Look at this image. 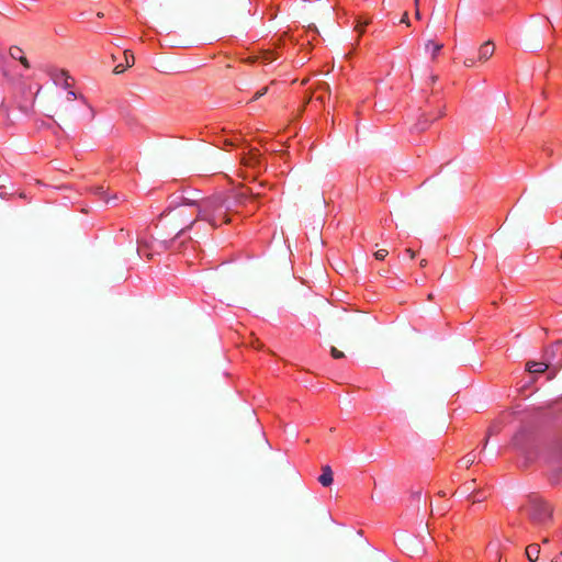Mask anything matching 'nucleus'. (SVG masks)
<instances>
[{"mask_svg": "<svg viewBox=\"0 0 562 562\" xmlns=\"http://www.w3.org/2000/svg\"><path fill=\"white\" fill-rule=\"evenodd\" d=\"M483 499H485V496L481 492H476L472 498V502L477 503V502H482Z\"/></svg>", "mask_w": 562, "mask_h": 562, "instance_id": "20", "label": "nucleus"}, {"mask_svg": "<svg viewBox=\"0 0 562 562\" xmlns=\"http://www.w3.org/2000/svg\"><path fill=\"white\" fill-rule=\"evenodd\" d=\"M552 562H562V558H557Z\"/></svg>", "mask_w": 562, "mask_h": 562, "instance_id": "34", "label": "nucleus"}, {"mask_svg": "<svg viewBox=\"0 0 562 562\" xmlns=\"http://www.w3.org/2000/svg\"><path fill=\"white\" fill-rule=\"evenodd\" d=\"M435 120H436V117H434V119H429L427 115L423 114V115L419 117L418 122L415 124V130H416L417 132L426 131V130L429 127L430 123H431L432 121H435Z\"/></svg>", "mask_w": 562, "mask_h": 562, "instance_id": "10", "label": "nucleus"}, {"mask_svg": "<svg viewBox=\"0 0 562 562\" xmlns=\"http://www.w3.org/2000/svg\"><path fill=\"white\" fill-rule=\"evenodd\" d=\"M369 22L368 21H364V22H361V21H358V24L356 26V30L362 34L364 32V26L368 24Z\"/></svg>", "mask_w": 562, "mask_h": 562, "instance_id": "19", "label": "nucleus"}, {"mask_svg": "<svg viewBox=\"0 0 562 562\" xmlns=\"http://www.w3.org/2000/svg\"><path fill=\"white\" fill-rule=\"evenodd\" d=\"M558 2H561V3H562V0H558Z\"/></svg>", "mask_w": 562, "mask_h": 562, "instance_id": "39", "label": "nucleus"}, {"mask_svg": "<svg viewBox=\"0 0 562 562\" xmlns=\"http://www.w3.org/2000/svg\"><path fill=\"white\" fill-rule=\"evenodd\" d=\"M420 497H422V492H416L415 493V498L420 499Z\"/></svg>", "mask_w": 562, "mask_h": 562, "instance_id": "32", "label": "nucleus"}, {"mask_svg": "<svg viewBox=\"0 0 562 562\" xmlns=\"http://www.w3.org/2000/svg\"><path fill=\"white\" fill-rule=\"evenodd\" d=\"M194 222H195V220L191 221V222L189 223V226H188V227H191V226L193 225V223H194Z\"/></svg>", "mask_w": 562, "mask_h": 562, "instance_id": "36", "label": "nucleus"}, {"mask_svg": "<svg viewBox=\"0 0 562 562\" xmlns=\"http://www.w3.org/2000/svg\"><path fill=\"white\" fill-rule=\"evenodd\" d=\"M61 74H63V76H66V80H65V85L64 86H65V88H68L70 86L69 82H68V76H67V74L65 71H63Z\"/></svg>", "mask_w": 562, "mask_h": 562, "instance_id": "28", "label": "nucleus"}, {"mask_svg": "<svg viewBox=\"0 0 562 562\" xmlns=\"http://www.w3.org/2000/svg\"><path fill=\"white\" fill-rule=\"evenodd\" d=\"M522 509L536 525H547L552 517L551 506L537 495H530Z\"/></svg>", "mask_w": 562, "mask_h": 562, "instance_id": "2", "label": "nucleus"}, {"mask_svg": "<svg viewBox=\"0 0 562 562\" xmlns=\"http://www.w3.org/2000/svg\"><path fill=\"white\" fill-rule=\"evenodd\" d=\"M229 210L231 206L226 204L223 196L216 195L209 198L199 203L196 220L206 221L213 227H217L220 225L218 220H221L222 223H229L227 216Z\"/></svg>", "mask_w": 562, "mask_h": 562, "instance_id": "1", "label": "nucleus"}, {"mask_svg": "<svg viewBox=\"0 0 562 562\" xmlns=\"http://www.w3.org/2000/svg\"><path fill=\"white\" fill-rule=\"evenodd\" d=\"M415 18L418 19V20L422 18L420 12H419L418 9L415 11Z\"/></svg>", "mask_w": 562, "mask_h": 562, "instance_id": "30", "label": "nucleus"}, {"mask_svg": "<svg viewBox=\"0 0 562 562\" xmlns=\"http://www.w3.org/2000/svg\"><path fill=\"white\" fill-rule=\"evenodd\" d=\"M124 70H125V67L123 65H117L114 68V74L120 75V74L124 72Z\"/></svg>", "mask_w": 562, "mask_h": 562, "instance_id": "22", "label": "nucleus"}, {"mask_svg": "<svg viewBox=\"0 0 562 562\" xmlns=\"http://www.w3.org/2000/svg\"><path fill=\"white\" fill-rule=\"evenodd\" d=\"M430 47H431V57H432V59H435V58L437 57L438 53H439V52L441 50V48L443 47V45H442V44H440V43H435V42H432V41H428V42L426 43V48L428 49V48H430Z\"/></svg>", "mask_w": 562, "mask_h": 562, "instance_id": "13", "label": "nucleus"}, {"mask_svg": "<svg viewBox=\"0 0 562 562\" xmlns=\"http://www.w3.org/2000/svg\"><path fill=\"white\" fill-rule=\"evenodd\" d=\"M9 54H10L11 58L19 60L24 68L29 69L31 67V65H30L27 58L25 57L24 52L21 47L11 46L9 49Z\"/></svg>", "mask_w": 562, "mask_h": 562, "instance_id": "5", "label": "nucleus"}, {"mask_svg": "<svg viewBox=\"0 0 562 562\" xmlns=\"http://www.w3.org/2000/svg\"><path fill=\"white\" fill-rule=\"evenodd\" d=\"M551 483L555 485L562 484V467H558L552 470L550 476Z\"/></svg>", "mask_w": 562, "mask_h": 562, "instance_id": "12", "label": "nucleus"}, {"mask_svg": "<svg viewBox=\"0 0 562 562\" xmlns=\"http://www.w3.org/2000/svg\"><path fill=\"white\" fill-rule=\"evenodd\" d=\"M330 355L334 359H342L345 357V353L338 350L336 347L330 348Z\"/></svg>", "mask_w": 562, "mask_h": 562, "instance_id": "15", "label": "nucleus"}, {"mask_svg": "<svg viewBox=\"0 0 562 562\" xmlns=\"http://www.w3.org/2000/svg\"><path fill=\"white\" fill-rule=\"evenodd\" d=\"M97 193L103 194L104 193L103 188L102 187L97 188Z\"/></svg>", "mask_w": 562, "mask_h": 562, "instance_id": "31", "label": "nucleus"}, {"mask_svg": "<svg viewBox=\"0 0 562 562\" xmlns=\"http://www.w3.org/2000/svg\"><path fill=\"white\" fill-rule=\"evenodd\" d=\"M414 1H415V4L418 5L419 0H414Z\"/></svg>", "mask_w": 562, "mask_h": 562, "instance_id": "38", "label": "nucleus"}, {"mask_svg": "<svg viewBox=\"0 0 562 562\" xmlns=\"http://www.w3.org/2000/svg\"><path fill=\"white\" fill-rule=\"evenodd\" d=\"M551 364L549 362L528 361L526 363V370L529 371L530 373H542L546 370H548Z\"/></svg>", "mask_w": 562, "mask_h": 562, "instance_id": "6", "label": "nucleus"}, {"mask_svg": "<svg viewBox=\"0 0 562 562\" xmlns=\"http://www.w3.org/2000/svg\"><path fill=\"white\" fill-rule=\"evenodd\" d=\"M389 255L387 249H379L374 252V257L376 260H383Z\"/></svg>", "mask_w": 562, "mask_h": 562, "instance_id": "16", "label": "nucleus"}, {"mask_svg": "<svg viewBox=\"0 0 562 562\" xmlns=\"http://www.w3.org/2000/svg\"><path fill=\"white\" fill-rule=\"evenodd\" d=\"M494 52H495L494 43L492 41H486L479 48V57H477L479 61L485 63L493 56Z\"/></svg>", "mask_w": 562, "mask_h": 562, "instance_id": "4", "label": "nucleus"}, {"mask_svg": "<svg viewBox=\"0 0 562 562\" xmlns=\"http://www.w3.org/2000/svg\"><path fill=\"white\" fill-rule=\"evenodd\" d=\"M267 91H268L267 87L260 89L259 91H257L255 93V95L252 97V100H257V99L261 98L262 95H265L267 93Z\"/></svg>", "mask_w": 562, "mask_h": 562, "instance_id": "18", "label": "nucleus"}, {"mask_svg": "<svg viewBox=\"0 0 562 562\" xmlns=\"http://www.w3.org/2000/svg\"><path fill=\"white\" fill-rule=\"evenodd\" d=\"M265 60H267V61H271V60H272V58H270V57H268V56H267V57H265Z\"/></svg>", "mask_w": 562, "mask_h": 562, "instance_id": "35", "label": "nucleus"}, {"mask_svg": "<svg viewBox=\"0 0 562 562\" xmlns=\"http://www.w3.org/2000/svg\"><path fill=\"white\" fill-rule=\"evenodd\" d=\"M261 193L259 191H256L254 188H249L247 189L246 191H243V192H239L236 194V201L238 204H244L246 199L248 196H251V198H258L260 196Z\"/></svg>", "mask_w": 562, "mask_h": 562, "instance_id": "8", "label": "nucleus"}, {"mask_svg": "<svg viewBox=\"0 0 562 562\" xmlns=\"http://www.w3.org/2000/svg\"><path fill=\"white\" fill-rule=\"evenodd\" d=\"M322 471H323V473L319 475L318 482L323 486L331 485L333 481H334V475H333V471H331L330 467L329 465H324L322 468Z\"/></svg>", "mask_w": 562, "mask_h": 562, "instance_id": "7", "label": "nucleus"}, {"mask_svg": "<svg viewBox=\"0 0 562 562\" xmlns=\"http://www.w3.org/2000/svg\"><path fill=\"white\" fill-rule=\"evenodd\" d=\"M124 58H125V61H126V66L127 67H131L134 65L135 63V57H134V54L132 50L130 49H125L124 50Z\"/></svg>", "mask_w": 562, "mask_h": 562, "instance_id": "14", "label": "nucleus"}, {"mask_svg": "<svg viewBox=\"0 0 562 562\" xmlns=\"http://www.w3.org/2000/svg\"><path fill=\"white\" fill-rule=\"evenodd\" d=\"M183 213H184V209H179L177 212V215H183Z\"/></svg>", "mask_w": 562, "mask_h": 562, "instance_id": "33", "label": "nucleus"}, {"mask_svg": "<svg viewBox=\"0 0 562 562\" xmlns=\"http://www.w3.org/2000/svg\"><path fill=\"white\" fill-rule=\"evenodd\" d=\"M475 483V480H472L465 484L467 491H470L472 488V485Z\"/></svg>", "mask_w": 562, "mask_h": 562, "instance_id": "27", "label": "nucleus"}, {"mask_svg": "<svg viewBox=\"0 0 562 562\" xmlns=\"http://www.w3.org/2000/svg\"><path fill=\"white\" fill-rule=\"evenodd\" d=\"M241 162L245 166L252 167L259 162V154L257 150H250V153L243 157Z\"/></svg>", "mask_w": 562, "mask_h": 562, "instance_id": "11", "label": "nucleus"}, {"mask_svg": "<svg viewBox=\"0 0 562 562\" xmlns=\"http://www.w3.org/2000/svg\"><path fill=\"white\" fill-rule=\"evenodd\" d=\"M474 460H475V456H474V454H472V453H470V454L465 456V457L462 459V462L464 463V465H465L467 468H469L471 464H473Z\"/></svg>", "mask_w": 562, "mask_h": 562, "instance_id": "17", "label": "nucleus"}, {"mask_svg": "<svg viewBox=\"0 0 562 562\" xmlns=\"http://www.w3.org/2000/svg\"><path fill=\"white\" fill-rule=\"evenodd\" d=\"M406 252L408 254V256H409V258H411V259H414V258H415V256H416L415 251H414V250H412L411 248L406 249Z\"/></svg>", "mask_w": 562, "mask_h": 562, "instance_id": "26", "label": "nucleus"}, {"mask_svg": "<svg viewBox=\"0 0 562 562\" xmlns=\"http://www.w3.org/2000/svg\"><path fill=\"white\" fill-rule=\"evenodd\" d=\"M540 553V546L531 543L526 548V555L529 561L535 562L538 560Z\"/></svg>", "mask_w": 562, "mask_h": 562, "instance_id": "9", "label": "nucleus"}, {"mask_svg": "<svg viewBox=\"0 0 562 562\" xmlns=\"http://www.w3.org/2000/svg\"><path fill=\"white\" fill-rule=\"evenodd\" d=\"M560 558H562V552H561V557Z\"/></svg>", "mask_w": 562, "mask_h": 562, "instance_id": "40", "label": "nucleus"}, {"mask_svg": "<svg viewBox=\"0 0 562 562\" xmlns=\"http://www.w3.org/2000/svg\"><path fill=\"white\" fill-rule=\"evenodd\" d=\"M318 89L326 90L328 93L330 92V88L327 82L319 83Z\"/></svg>", "mask_w": 562, "mask_h": 562, "instance_id": "23", "label": "nucleus"}, {"mask_svg": "<svg viewBox=\"0 0 562 562\" xmlns=\"http://www.w3.org/2000/svg\"><path fill=\"white\" fill-rule=\"evenodd\" d=\"M401 23H405L406 25H409V19L407 12H405L401 19Z\"/></svg>", "mask_w": 562, "mask_h": 562, "instance_id": "24", "label": "nucleus"}, {"mask_svg": "<svg viewBox=\"0 0 562 562\" xmlns=\"http://www.w3.org/2000/svg\"><path fill=\"white\" fill-rule=\"evenodd\" d=\"M419 266H420L422 268H425V267L427 266V260H426V259H422V260L419 261Z\"/></svg>", "mask_w": 562, "mask_h": 562, "instance_id": "29", "label": "nucleus"}, {"mask_svg": "<svg viewBox=\"0 0 562 562\" xmlns=\"http://www.w3.org/2000/svg\"><path fill=\"white\" fill-rule=\"evenodd\" d=\"M76 98H77V95L74 91H68V93H67L68 101H74Z\"/></svg>", "mask_w": 562, "mask_h": 562, "instance_id": "25", "label": "nucleus"}, {"mask_svg": "<svg viewBox=\"0 0 562 562\" xmlns=\"http://www.w3.org/2000/svg\"><path fill=\"white\" fill-rule=\"evenodd\" d=\"M463 65H464L465 67H469V68L474 67V65H475V60H474L473 58H467V59L463 61Z\"/></svg>", "mask_w": 562, "mask_h": 562, "instance_id": "21", "label": "nucleus"}, {"mask_svg": "<svg viewBox=\"0 0 562 562\" xmlns=\"http://www.w3.org/2000/svg\"><path fill=\"white\" fill-rule=\"evenodd\" d=\"M562 451V443L559 440H552L547 442L541 449L540 454L547 461H553L558 459Z\"/></svg>", "mask_w": 562, "mask_h": 562, "instance_id": "3", "label": "nucleus"}, {"mask_svg": "<svg viewBox=\"0 0 562 562\" xmlns=\"http://www.w3.org/2000/svg\"><path fill=\"white\" fill-rule=\"evenodd\" d=\"M439 495H440V496H445V495H446V493H445L443 491H441V492H439Z\"/></svg>", "mask_w": 562, "mask_h": 562, "instance_id": "37", "label": "nucleus"}]
</instances>
